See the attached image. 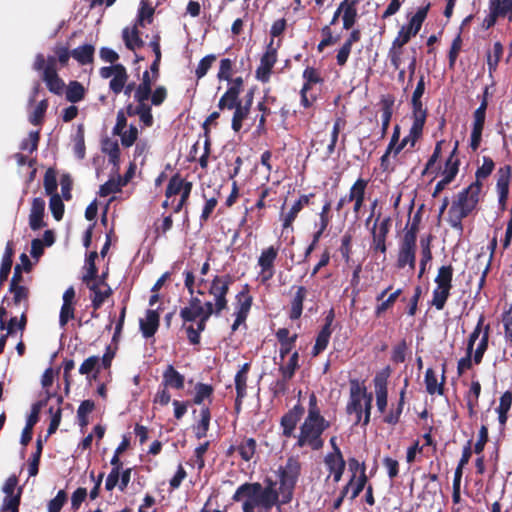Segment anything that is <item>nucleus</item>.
Masks as SVG:
<instances>
[{
	"label": "nucleus",
	"instance_id": "680f3d73",
	"mask_svg": "<svg viewBox=\"0 0 512 512\" xmlns=\"http://www.w3.org/2000/svg\"><path fill=\"white\" fill-rule=\"evenodd\" d=\"M502 324L505 342L512 347V303L509 309L502 314Z\"/></svg>",
	"mask_w": 512,
	"mask_h": 512
},
{
	"label": "nucleus",
	"instance_id": "79ce46f5",
	"mask_svg": "<svg viewBox=\"0 0 512 512\" xmlns=\"http://www.w3.org/2000/svg\"><path fill=\"white\" fill-rule=\"evenodd\" d=\"M232 110H234V113L232 116L231 128L237 133L242 129L243 121L249 116L250 109L242 106V102H238Z\"/></svg>",
	"mask_w": 512,
	"mask_h": 512
},
{
	"label": "nucleus",
	"instance_id": "7ed1b4c3",
	"mask_svg": "<svg viewBox=\"0 0 512 512\" xmlns=\"http://www.w3.org/2000/svg\"><path fill=\"white\" fill-rule=\"evenodd\" d=\"M480 193L481 190L478 183H471L457 194L450 205L447 213V222L460 235L464 231L462 221L477 209Z\"/></svg>",
	"mask_w": 512,
	"mask_h": 512
},
{
	"label": "nucleus",
	"instance_id": "20e7f679",
	"mask_svg": "<svg viewBox=\"0 0 512 512\" xmlns=\"http://www.w3.org/2000/svg\"><path fill=\"white\" fill-rule=\"evenodd\" d=\"M276 499L270 488L262 489L260 482H245L232 495V501H243L242 512H255L256 508L270 510L274 506H279Z\"/></svg>",
	"mask_w": 512,
	"mask_h": 512
},
{
	"label": "nucleus",
	"instance_id": "5701e85b",
	"mask_svg": "<svg viewBox=\"0 0 512 512\" xmlns=\"http://www.w3.org/2000/svg\"><path fill=\"white\" fill-rule=\"evenodd\" d=\"M242 91L243 89L229 84L227 90L218 101V109L221 111L232 110L238 102H242L239 97Z\"/></svg>",
	"mask_w": 512,
	"mask_h": 512
},
{
	"label": "nucleus",
	"instance_id": "4468645a",
	"mask_svg": "<svg viewBox=\"0 0 512 512\" xmlns=\"http://www.w3.org/2000/svg\"><path fill=\"white\" fill-rule=\"evenodd\" d=\"M409 386L408 378L404 379V386L399 393V399L397 404H391L389 411L383 416L382 422L390 426H395L400 422L401 415L403 413L406 391Z\"/></svg>",
	"mask_w": 512,
	"mask_h": 512
},
{
	"label": "nucleus",
	"instance_id": "c85d7f7f",
	"mask_svg": "<svg viewBox=\"0 0 512 512\" xmlns=\"http://www.w3.org/2000/svg\"><path fill=\"white\" fill-rule=\"evenodd\" d=\"M393 105H394V97L391 95L384 96L381 99V118H382V128H381V137H384L387 134V130L389 128V124L393 115Z\"/></svg>",
	"mask_w": 512,
	"mask_h": 512
},
{
	"label": "nucleus",
	"instance_id": "72a5a7b5",
	"mask_svg": "<svg viewBox=\"0 0 512 512\" xmlns=\"http://www.w3.org/2000/svg\"><path fill=\"white\" fill-rule=\"evenodd\" d=\"M192 182L183 179L180 173H175L169 179L168 185L165 190V197L167 199L180 194L184 189L185 185H191Z\"/></svg>",
	"mask_w": 512,
	"mask_h": 512
},
{
	"label": "nucleus",
	"instance_id": "4be33fe9",
	"mask_svg": "<svg viewBox=\"0 0 512 512\" xmlns=\"http://www.w3.org/2000/svg\"><path fill=\"white\" fill-rule=\"evenodd\" d=\"M411 104L413 118L412 133L415 135L420 129L424 128L427 118V109L423 107L421 98H411Z\"/></svg>",
	"mask_w": 512,
	"mask_h": 512
},
{
	"label": "nucleus",
	"instance_id": "774afa93",
	"mask_svg": "<svg viewBox=\"0 0 512 512\" xmlns=\"http://www.w3.org/2000/svg\"><path fill=\"white\" fill-rule=\"evenodd\" d=\"M40 140V132L39 131H31L29 133L28 138L24 139L20 144V149L23 151H29L33 153L38 149V144Z\"/></svg>",
	"mask_w": 512,
	"mask_h": 512
},
{
	"label": "nucleus",
	"instance_id": "0e129e2a",
	"mask_svg": "<svg viewBox=\"0 0 512 512\" xmlns=\"http://www.w3.org/2000/svg\"><path fill=\"white\" fill-rule=\"evenodd\" d=\"M48 108V101L46 99L41 100L33 113L29 116V121L32 125L38 126L43 123L45 113Z\"/></svg>",
	"mask_w": 512,
	"mask_h": 512
},
{
	"label": "nucleus",
	"instance_id": "052dcab7",
	"mask_svg": "<svg viewBox=\"0 0 512 512\" xmlns=\"http://www.w3.org/2000/svg\"><path fill=\"white\" fill-rule=\"evenodd\" d=\"M21 494L22 488H19L15 495H5L2 504V511L19 512Z\"/></svg>",
	"mask_w": 512,
	"mask_h": 512
},
{
	"label": "nucleus",
	"instance_id": "1a4fd4ad",
	"mask_svg": "<svg viewBox=\"0 0 512 512\" xmlns=\"http://www.w3.org/2000/svg\"><path fill=\"white\" fill-rule=\"evenodd\" d=\"M305 412L304 406L298 402L291 409H289L280 419V427L282 429V436L285 438L295 437V429L297 424L303 417Z\"/></svg>",
	"mask_w": 512,
	"mask_h": 512
},
{
	"label": "nucleus",
	"instance_id": "2f4dec72",
	"mask_svg": "<svg viewBox=\"0 0 512 512\" xmlns=\"http://www.w3.org/2000/svg\"><path fill=\"white\" fill-rule=\"evenodd\" d=\"M194 390V397L190 401L192 404L202 405L205 400H208L209 403L212 402L214 387L211 384L198 382L196 383Z\"/></svg>",
	"mask_w": 512,
	"mask_h": 512
},
{
	"label": "nucleus",
	"instance_id": "09e8293b",
	"mask_svg": "<svg viewBox=\"0 0 512 512\" xmlns=\"http://www.w3.org/2000/svg\"><path fill=\"white\" fill-rule=\"evenodd\" d=\"M127 79H128V74H127L126 68L124 66H122L120 69H118V72H116L114 74L113 78L111 79V81L109 83L110 90L115 95L120 94L125 87Z\"/></svg>",
	"mask_w": 512,
	"mask_h": 512
},
{
	"label": "nucleus",
	"instance_id": "6e6d98bb",
	"mask_svg": "<svg viewBox=\"0 0 512 512\" xmlns=\"http://www.w3.org/2000/svg\"><path fill=\"white\" fill-rule=\"evenodd\" d=\"M298 360H299V353L297 351H295L290 356L287 364L286 365H281L279 367V371L281 372V375L284 376L285 379H292L293 378L296 370L299 367Z\"/></svg>",
	"mask_w": 512,
	"mask_h": 512
},
{
	"label": "nucleus",
	"instance_id": "e433bc0d",
	"mask_svg": "<svg viewBox=\"0 0 512 512\" xmlns=\"http://www.w3.org/2000/svg\"><path fill=\"white\" fill-rule=\"evenodd\" d=\"M102 152L107 154L109 162L114 166L118 167L120 162V148L116 140H112L108 137L102 140Z\"/></svg>",
	"mask_w": 512,
	"mask_h": 512
},
{
	"label": "nucleus",
	"instance_id": "473e14b6",
	"mask_svg": "<svg viewBox=\"0 0 512 512\" xmlns=\"http://www.w3.org/2000/svg\"><path fill=\"white\" fill-rule=\"evenodd\" d=\"M154 81L155 79L150 75V72L145 70L142 74L141 82L135 89L134 100L149 99Z\"/></svg>",
	"mask_w": 512,
	"mask_h": 512
},
{
	"label": "nucleus",
	"instance_id": "a878e982",
	"mask_svg": "<svg viewBox=\"0 0 512 512\" xmlns=\"http://www.w3.org/2000/svg\"><path fill=\"white\" fill-rule=\"evenodd\" d=\"M211 418L212 416L210 408L206 405H203L200 409V419L193 426L195 437L197 439H202L207 436L210 428Z\"/></svg>",
	"mask_w": 512,
	"mask_h": 512
},
{
	"label": "nucleus",
	"instance_id": "58836bf2",
	"mask_svg": "<svg viewBox=\"0 0 512 512\" xmlns=\"http://www.w3.org/2000/svg\"><path fill=\"white\" fill-rule=\"evenodd\" d=\"M42 80L48 90L56 95H61L65 88L64 81L59 77L58 71L53 73H42Z\"/></svg>",
	"mask_w": 512,
	"mask_h": 512
},
{
	"label": "nucleus",
	"instance_id": "5fc2aeb1",
	"mask_svg": "<svg viewBox=\"0 0 512 512\" xmlns=\"http://www.w3.org/2000/svg\"><path fill=\"white\" fill-rule=\"evenodd\" d=\"M154 8L151 7L146 0L140 2V8L138 10L136 25L145 27V21L151 23L153 20Z\"/></svg>",
	"mask_w": 512,
	"mask_h": 512
},
{
	"label": "nucleus",
	"instance_id": "8fccbe9b",
	"mask_svg": "<svg viewBox=\"0 0 512 512\" xmlns=\"http://www.w3.org/2000/svg\"><path fill=\"white\" fill-rule=\"evenodd\" d=\"M331 334L332 331H329L328 328H321V330L317 334L315 344L312 348V356H318L327 348Z\"/></svg>",
	"mask_w": 512,
	"mask_h": 512
},
{
	"label": "nucleus",
	"instance_id": "2eb2a0df",
	"mask_svg": "<svg viewBox=\"0 0 512 512\" xmlns=\"http://www.w3.org/2000/svg\"><path fill=\"white\" fill-rule=\"evenodd\" d=\"M44 215L45 200L41 197L33 198L29 214V226L33 231L40 230L47 225L43 219Z\"/></svg>",
	"mask_w": 512,
	"mask_h": 512
},
{
	"label": "nucleus",
	"instance_id": "f03ea898",
	"mask_svg": "<svg viewBox=\"0 0 512 512\" xmlns=\"http://www.w3.org/2000/svg\"><path fill=\"white\" fill-rule=\"evenodd\" d=\"M301 470L302 465L298 457L290 456L287 458L285 465L279 466L276 472L279 479V487H277V481L271 477H265L262 489L270 488L273 495H276V504L279 506L289 504L293 499Z\"/></svg>",
	"mask_w": 512,
	"mask_h": 512
},
{
	"label": "nucleus",
	"instance_id": "ea45409f",
	"mask_svg": "<svg viewBox=\"0 0 512 512\" xmlns=\"http://www.w3.org/2000/svg\"><path fill=\"white\" fill-rule=\"evenodd\" d=\"M454 269L452 265H443L438 269V273L435 277V283L437 287L452 289Z\"/></svg>",
	"mask_w": 512,
	"mask_h": 512
},
{
	"label": "nucleus",
	"instance_id": "864d4df0",
	"mask_svg": "<svg viewBox=\"0 0 512 512\" xmlns=\"http://www.w3.org/2000/svg\"><path fill=\"white\" fill-rule=\"evenodd\" d=\"M62 402H63V397L61 395H58L57 396L58 408L56 409V411H54L53 407L49 408V413L51 414V421H50L49 427L47 429L48 436L54 434L60 425L61 418H62V410L60 408V405L62 404Z\"/></svg>",
	"mask_w": 512,
	"mask_h": 512
},
{
	"label": "nucleus",
	"instance_id": "49530a36",
	"mask_svg": "<svg viewBox=\"0 0 512 512\" xmlns=\"http://www.w3.org/2000/svg\"><path fill=\"white\" fill-rule=\"evenodd\" d=\"M346 125V120L342 117H338L333 124L330 143L327 146L326 156L330 157L334 152L339 139L341 129Z\"/></svg>",
	"mask_w": 512,
	"mask_h": 512
},
{
	"label": "nucleus",
	"instance_id": "b1692460",
	"mask_svg": "<svg viewBox=\"0 0 512 512\" xmlns=\"http://www.w3.org/2000/svg\"><path fill=\"white\" fill-rule=\"evenodd\" d=\"M162 385L167 388L183 389L185 383L184 375L180 374L173 365H168L163 372Z\"/></svg>",
	"mask_w": 512,
	"mask_h": 512
},
{
	"label": "nucleus",
	"instance_id": "a211bd4d",
	"mask_svg": "<svg viewBox=\"0 0 512 512\" xmlns=\"http://www.w3.org/2000/svg\"><path fill=\"white\" fill-rule=\"evenodd\" d=\"M295 289V293L290 300L289 319L292 321L298 320L303 312V303L307 297L308 290L305 286H292L291 290Z\"/></svg>",
	"mask_w": 512,
	"mask_h": 512
},
{
	"label": "nucleus",
	"instance_id": "3c124183",
	"mask_svg": "<svg viewBox=\"0 0 512 512\" xmlns=\"http://www.w3.org/2000/svg\"><path fill=\"white\" fill-rule=\"evenodd\" d=\"M450 294L451 289L436 286L432 292L431 305L434 306L437 310L444 309Z\"/></svg>",
	"mask_w": 512,
	"mask_h": 512
},
{
	"label": "nucleus",
	"instance_id": "f8f14e48",
	"mask_svg": "<svg viewBox=\"0 0 512 512\" xmlns=\"http://www.w3.org/2000/svg\"><path fill=\"white\" fill-rule=\"evenodd\" d=\"M389 367H387L382 372H379L374 377V387L376 394V406L380 413H385L387 408L388 401V377H389Z\"/></svg>",
	"mask_w": 512,
	"mask_h": 512
},
{
	"label": "nucleus",
	"instance_id": "bf43d9fd",
	"mask_svg": "<svg viewBox=\"0 0 512 512\" xmlns=\"http://www.w3.org/2000/svg\"><path fill=\"white\" fill-rule=\"evenodd\" d=\"M321 34L323 36V39L317 45V50L319 52H322L325 47H328V46H331V45L337 43L340 39V35H336V36L333 35L332 29L330 28L329 25H325L321 29Z\"/></svg>",
	"mask_w": 512,
	"mask_h": 512
},
{
	"label": "nucleus",
	"instance_id": "37998d69",
	"mask_svg": "<svg viewBox=\"0 0 512 512\" xmlns=\"http://www.w3.org/2000/svg\"><path fill=\"white\" fill-rule=\"evenodd\" d=\"M495 168L493 159L489 156H483V163L477 168L475 177L476 180L473 183H478L479 189L482 190V180L486 179L491 175Z\"/></svg>",
	"mask_w": 512,
	"mask_h": 512
},
{
	"label": "nucleus",
	"instance_id": "423d86ee",
	"mask_svg": "<svg viewBox=\"0 0 512 512\" xmlns=\"http://www.w3.org/2000/svg\"><path fill=\"white\" fill-rule=\"evenodd\" d=\"M369 396L366 391V387L361 385L357 379L350 380V395L349 401L346 405V413L351 415L355 414L356 420L354 425L360 424L363 416V405L362 401H366V397Z\"/></svg>",
	"mask_w": 512,
	"mask_h": 512
},
{
	"label": "nucleus",
	"instance_id": "c9c22d12",
	"mask_svg": "<svg viewBox=\"0 0 512 512\" xmlns=\"http://www.w3.org/2000/svg\"><path fill=\"white\" fill-rule=\"evenodd\" d=\"M257 450V442L254 438L244 437L242 441L237 445V452L241 459L245 462H249L253 459Z\"/></svg>",
	"mask_w": 512,
	"mask_h": 512
},
{
	"label": "nucleus",
	"instance_id": "cd10ccee",
	"mask_svg": "<svg viewBox=\"0 0 512 512\" xmlns=\"http://www.w3.org/2000/svg\"><path fill=\"white\" fill-rule=\"evenodd\" d=\"M14 256V245L12 241H8L5 247L2 263L0 267V286L8 279L10 274Z\"/></svg>",
	"mask_w": 512,
	"mask_h": 512
},
{
	"label": "nucleus",
	"instance_id": "a18cd8bd",
	"mask_svg": "<svg viewBox=\"0 0 512 512\" xmlns=\"http://www.w3.org/2000/svg\"><path fill=\"white\" fill-rule=\"evenodd\" d=\"M503 45L501 42L497 41L493 45V54L488 51L487 53V65L489 74L492 75L498 68L499 62L501 60V57L503 55Z\"/></svg>",
	"mask_w": 512,
	"mask_h": 512
},
{
	"label": "nucleus",
	"instance_id": "c756f323",
	"mask_svg": "<svg viewBox=\"0 0 512 512\" xmlns=\"http://www.w3.org/2000/svg\"><path fill=\"white\" fill-rule=\"evenodd\" d=\"M57 57L56 55H49L47 58L43 54L38 53L33 63V69L35 71H42V73H53L57 72Z\"/></svg>",
	"mask_w": 512,
	"mask_h": 512
},
{
	"label": "nucleus",
	"instance_id": "7c9ffc66",
	"mask_svg": "<svg viewBox=\"0 0 512 512\" xmlns=\"http://www.w3.org/2000/svg\"><path fill=\"white\" fill-rule=\"evenodd\" d=\"M138 26L139 25L135 24L131 30H129V28H125L122 33L126 48L131 51H135L136 49H140L144 46V41L140 37Z\"/></svg>",
	"mask_w": 512,
	"mask_h": 512
},
{
	"label": "nucleus",
	"instance_id": "338daca9",
	"mask_svg": "<svg viewBox=\"0 0 512 512\" xmlns=\"http://www.w3.org/2000/svg\"><path fill=\"white\" fill-rule=\"evenodd\" d=\"M302 76L304 79L303 85H307V87L309 89L312 88L313 84H318V83L323 82V78L321 77L319 71L314 67H310V66L306 67L305 70L303 71Z\"/></svg>",
	"mask_w": 512,
	"mask_h": 512
},
{
	"label": "nucleus",
	"instance_id": "6e6552de",
	"mask_svg": "<svg viewBox=\"0 0 512 512\" xmlns=\"http://www.w3.org/2000/svg\"><path fill=\"white\" fill-rule=\"evenodd\" d=\"M278 251V247L269 246L262 250L258 258V266L260 267L259 278L262 284H265L274 277L275 260L277 259Z\"/></svg>",
	"mask_w": 512,
	"mask_h": 512
},
{
	"label": "nucleus",
	"instance_id": "9d476101",
	"mask_svg": "<svg viewBox=\"0 0 512 512\" xmlns=\"http://www.w3.org/2000/svg\"><path fill=\"white\" fill-rule=\"evenodd\" d=\"M273 39L267 47L266 52L260 59V65L257 67L255 76L257 80L267 83L270 80L272 69L277 61V49L273 46Z\"/></svg>",
	"mask_w": 512,
	"mask_h": 512
},
{
	"label": "nucleus",
	"instance_id": "c03bdc74",
	"mask_svg": "<svg viewBox=\"0 0 512 512\" xmlns=\"http://www.w3.org/2000/svg\"><path fill=\"white\" fill-rule=\"evenodd\" d=\"M66 100L71 103H77L84 99L85 88L78 81H70L66 89Z\"/></svg>",
	"mask_w": 512,
	"mask_h": 512
},
{
	"label": "nucleus",
	"instance_id": "9b49d317",
	"mask_svg": "<svg viewBox=\"0 0 512 512\" xmlns=\"http://www.w3.org/2000/svg\"><path fill=\"white\" fill-rule=\"evenodd\" d=\"M12 294V303L16 306L23 304V311L19 319V330L23 331L27 324V312L29 310L30 290L24 285H9Z\"/></svg>",
	"mask_w": 512,
	"mask_h": 512
},
{
	"label": "nucleus",
	"instance_id": "0eeeda50",
	"mask_svg": "<svg viewBox=\"0 0 512 512\" xmlns=\"http://www.w3.org/2000/svg\"><path fill=\"white\" fill-rule=\"evenodd\" d=\"M488 88H485L483 99L480 106L473 113V125L470 136V147L476 151L482 141V133L485 125L486 110L488 106L487 101Z\"/></svg>",
	"mask_w": 512,
	"mask_h": 512
},
{
	"label": "nucleus",
	"instance_id": "603ef678",
	"mask_svg": "<svg viewBox=\"0 0 512 512\" xmlns=\"http://www.w3.org/2000/svg\"><path fill=\"white\" fill-rule=\"evenodd\" d=\"M149 99L135 100L139 103V116L140 121L145 127H151L154 123L151 105L147 103Z\"/></svg>",
	"mask_w": 512,
	"mask_h": 512
},
{
	"label": "nucleus",
	"instance_id": "4d7b16f0",
	"mask_svg": "<svg viewBox=\"0 0 512 512\" xmlns=\"http://www.w3.org/2000/svg\"><path fill=\"white\" fill-rule=\"evenodd\" d=\"M485 323V316L484 314H481L478 318L477 324L473 331L470 333L468 339H467V347L466 350L469 352H473V348L475 346L476 341L479 339L480 335L482 336L484 325Z\"/></svg>",
	"mask_w": 512,
	"mask_h": 512
},
{
	"label": "nucleus",
	"instance_id": "69168bd1",
	"mask_svg": "<svg viewBox=\"0 0 512 512\" xmlns=\"http://www.w3.org/2000/svg\"><path fill=\"white\" fill-rule=\"evenodd\" d=\"M233 61L229 58H223L220 60L219 71L217 73V79L219 81L231 80L233 75Z\"/></svg>",
	"mask_w": 512,
	"mask_h": 512
},
{
	"label": "nucleus",
	"instance_id": "ddd939ff",
	"mask_svg": "<svg viewBox=\"0 0 512 512\" xmlns=\"http://www.w3.org/2000/svg\"><path fill=\"white\" fill-rule=\"evenodd\" d=\"M406 266H409L412 271L416 267V243L401 240L396 267L404 269Z\"/></svg>",
	"mask_w": 512,
	"mask_h": 512
},
{
	"label": "nucleus",
	"instance_id": "13d9d810",
	"mask_svg": "<svg viewBox=\"0 0 512 512\" xmlns=\"http://www.w3.org/2000/svg\"><path fill=\"white\" fill-rule=\"evenodd\" d=\"M428 7L420 8L415 15L412 16L409 23L405 25L414 35H417L427 16Z\"/></svg>",
	"mask_w": 512,
	"mask_h": 512
},
{
	"label": "nucleus",
	"instance_id": "f257e3e1",
	"mask_svg": "<svg viewBox=\"0 0 512 512\" xmlns=\"http://www.w3.org/2000/svg\"><path fill=\"white\" fill-rule=\"evenodd\" d=\"M331 426L321 414L318 399L314 393L309 396L308 413L299 427L294 447L319 451L324 447L323 433Z\"/></svg>",
	"mask_w": 512,
	"mask_h": 512
},
{
	"label": "nucleus",
	"instance_id": "6ab92c4d",
	"mask_svg": "<svg viewBox=\"0 0 512 512\" xmlns=\"http://www.w3.org/2000/svg\"><path fill=\"white\" fill-rule=\"evenodd\" d=\"M159 313L157 310L149 309L146 311L145 319H140V331L144 338L148 339L153 337L159 328Z\"/></svg>",
	"mask_w": 512,
	"mask_h": 512
},
{
	"label": "nucleus",
	"instance_id": "393cba45",
	"mask_svg": "<svg viewBox=\"0 0 512 512\" xmlns=\"http://www.w3.org/2000/svg\"><path fill=\"white\" fill-rule=\"evenodd\" d=\"M324 463L330 474L333 476V481L338 483L341 480L346 467V462L343 456L334 457L332 455H326Z\"/></svg>",
	"mask_w": 512,
	"mask_h": 512
},
{
	"label": "nucleus",
	"instance_id": "39448f33",
	"mask_svg": "<svg viewBox=\"0 0 512 512\" xmlns=\"http://www.w3.org/2000/svg\"><path fill=\"white\" fill-rule=\"evenodd\" d=\"M234 279L230 274L215 275L209 282L208 294L213 296L212 310L216 311V316L228 308L227 295Z\"/></svg>",
	"mask_w": 512,
	"mask_h": 512
},
{
	"label": "nucleus",
	"instance_id": "aec40b11",
	"mask_svg": "<svg viewBox=\"0 0 512 512\" xmlns=\"http://www.w3.org/2000/svg\"><path fill=\"white\" fill-rule=\"evenodd\" d=\"M446 365L443 364L442 369V376H441V382L438 383L436 374L432 368H428L425 372L424 382L426 386V391L430 395L438 394L443 395L444 394V385L446 381Z\"/></svg>",
	"mask_w": 512,
	"mask_h": 512
},
{
	"label": "nucleus",
	"instance_id": "a19ab883",
	"mask_svg": "<svg viewBox=\"0 0 512 512\" xmlns=\"http://www.w3.org/2000/svg\"><path fill=\"white\" fill-rule=\"evenodd\" d=\"M369 181L364 178H358L350 187L347 195L348 202H352V200H365L366 189Z\"/></svg>",
	"mask_w": 512,
	"mask_h": 512
},
{
	"label": "nucleus",
	"instance_id": "f3484780",
	"mask_svg": "<svg viewBox=\"0 0 512 512\" xmlns=\"http://www.w3.org/2000/svg\"><path fill=\"white\" fill-rule=\"evenodd\" d=\"M391 289L392 286L390 285L376 296V300L380 302L376 305L374 310V314L377 318L381 317L387 310L391 309L397 301L398 297L402 294V289L399 288L390 293L389 296L384 299Z\"/></svg>",
	"mask_w": 512,
	"mask_h": 512
},
{
	"label": "nucleus",
	"instance_id": "de8ad7c7",
	"mask_svg": "<svg viewBox=\"0 0 512 512\" xmlns=\"http://www.w3.org/2000/svg\"><path fill=\"white\" fill-rule=\"evenodd\" d=\"M52 396H56V394H52L49 391H46V396L44 399L39 400L32 404L31 412L29 416L27 417L26 424H29L31 426H35L36 423L39 421V414L43 407L47 405V402Z\"/></svg>",
	"mask_w": 512,
	"mask_h": 512
},
{
	"label": "nucleus",
	"instance_id": "412c9836",
	"mask_svg": "<svg viewBox=\"0 0 512 512\" xmlns=\"http://www.w3.org/2000/svg\"><path fill=\"white\" fill-rule=\"evenodd\" d=\"M236 298L238 301V307L235 313V320H237V324H243L246 321L253 301L252 296L249 295L248 285H245L244 290L239 292Z\"/></svg>",
	"mask_w": 512,
	"mask_h": 512
},
{
	"label": "nucleus",
	"instance_id": "4c0bfd02",
	"mask_svg": "<svg viewBox=\"0 0 512 512\" xmlns=\"http://www.w3.org/2000/svg\"><path fill=\"white\" fill-rule=\"evenodd\" d=\"M95 48L91 44H85L72 51V57L80 64L87 65L94 60Z\"/></svg>",
	"mask_w": 512,
	"mask_h": 512
},
{
	"label": "nucleus",
	"instance_id": "f704fd0d",
	"mask_svg": "<svg viewBox=\"0 0 512 512\" xmlns=\"http://www.w3.org/2000/svg\"><path fill=\"white\" fill-rule=\"evenodd\" d=\"M421 480L424 482V485L419 498L425 500L426 495L435 496L437 491L440 489L438 475L436 473L423 474Z\"/></svg>",
	"mask_w": 512,
	"mask_h": 512
},
{
	"label": "nucleus",
	"instance_id": "dca6fc26",
	"mask_svg": "<svg viewBox=\"0 0 512 512\" xmlns=\"http://www.w3.org/2000/svg\"><path fill=\"white\" fill-rule=\"evenodd\" d=\"M342 16L343 29L350 30L356 23L358 18L357 10L351 9L346 3L341 2L333 14V17L328 24L330 27L335 25L339 17Z\"/></svg>",
	"mask_w": 512,
	"mask_h": 512
},
{
	"label": "nucleus",
	"instance_id": "e2e57ef3",
	"mask_svg": "<svg viewBox=\"0 0 512 512\" xmlns=\"http://www.w3.org/2000/svg\"><path fill=\"white\" fill-rule=\"evenodd\" d=\"M49 208L56 221L63 218L65 206L59 194H53L50 197Z\"/></svg>",
	"mask_w": 512,
	"mask_h": 512
},
{
	"label": "nucleus",
	"instance_id": "bb28decb",
	"mask_svg": "<svg viewBox=\"0 0 512 512\" xmlns=\"http://www.w3.org/2000/svg\"><path fill=\"white\" fill-rule=\"evenodd\" d=\"M458 147H459V141L456 140L455 144H454V148L451 151L449 157L447 158V160L445 162L444 170L442 172L443 176L451 181L454 180V178L456 177V175L459 171L460 160L457 158Z\"/></svg>",
	"mask_w": 512,
	"mask_h": 512
}]
</instances>
